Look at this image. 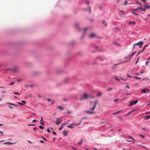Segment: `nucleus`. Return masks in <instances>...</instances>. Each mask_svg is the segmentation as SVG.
Segmentation results:
<instances>
[{"instance_id":"1","label":"nucleus","mask_w":150,"mask_h":150,"mask_svg":"<svg viewBox=\"0 0 150 150\" xmlns=\"http://www.w3.org/2000/svg\"><path fill=\"white\" fill-rule=\"evenodd\" d=\"M98 103V101L97 100H96L94 103V105L93 106L90 108V110L91 111H85V112L88 113L89 114H92L94 113V112L93 111L94 109L96 107V104Z\"/></svg>"},{"instance_id":"2","label":"nucleus","mask_w":150,"mask_h":150,"mask_svg":"<svg viewBox=\"0 0 150 150\" xmlns=\"http://www.w3.org/2000/svg\"><path fill=\"white\" fill-rule=\"evenodd\" d=\"M7 104L8 105V107L11 109H14L16 107H18L16 105L11 103H7Z\"/></svg>"},{"instance_id":"3","label":"nucleus","mask_w":150,"mask_h":150,"mask_svg":"<svg viewBox=\"0 0 150 150\" xmlns=\"http://www.w3.org/2000/svg\"><path fill=\"white\" fill-rule=\"evenodd\" d=\"M88 98V96L86 92L83 93V97L80 98V100H82L84 99H87Z\"/></svg>"},{"instance_id":"4","label":"nucleus","mask_w":150,"mask_h":150,"mask_svg":"<svg viewBox=\"0 0 150 150\" xmlns=\"http://www.w3.org/2000/svg\"><path fill=\"white\" fill-rule=\"evenodd\" d=\"M74 26L76 28V29L78 31L80 30V29L79 27V24L77 23H75L74 24Z\"/></svg>"},{"instance_id":"5","label":"nucleus","mask_w":150,"mask_h":150,"mask_svg":"<svg viewBox=\"0 0 150 150\" xmlns=\"http://www.w3.org/2000/svg\"><path fill=\"white\" fill-rule=\"evenodd\" d=\"M40 73L38 71H34L32 72V75L34 76H37L40 75Z\"/></svg>"},{"instance_id":"6","label":"nucleus","mask_w":150,"mask_h":150,"mask_svg":"<svg viewBox=\"0 0 150 150\" xmlns=\"http://www.w3.org/2000/svg\"><path fill=\"white\" fill-rule=\"evenodd\" d=\"M138 102V100H136L135 101H132L129 104V106H131L133 105H134L137 103Z\"/></svg>"},{"instance_id":"7","label":"nucleus","mask_w":150,"mask_h":150,"mask_svg":"<svg viewBox=\"0 0 150 150\" xmlns=\"http://www.w3.org/2000/svg\"><path fill=\"white\" fill-rule=\"evenodd\" d=\"M56 119L57 121L56 124L57 125H58L62 122V121L59 118H57Z\"/></svg>"},{"instance_id":"8","label":"nucleus","mask_w":150,"mask_h":150,"mask_svg":"<svg viewBox=\"0 0 150 150\" xmlns=\"http://www.w3.org/2000/svg\"><path fill=\"white\" fill-rule=\"evenodd\" d=\"M143 42L142 41H140L139 42H138L137 43L135 44V45L137 46H139V47H142V45Z\"/></svg>"},{"instance_id":"9","label":"nucleus","mask_w":150,"mask_h":150,"mask_svg":"<svg viewBox=\"0 0 150 150\" xmlns=\"http://www.w3.org/2000/svg\"><path fill=\"white\" fill-rule=\"evenodd\" d=\"M119 14L121 17H123L124 14V11H120L119 12Z\"/></svg>"},{"instance_id":"10","label":"nucleus","mask_w":150,"mask_h":150,"mask_svg":"<svg viewBox=\"0 0 150 150\" xmlns=\"http://www.w3.org/2000/svg\"><path fill=\"white\" fill-rule=\"evenodd\" d=\"M95 36V35L93 33H91L89 36V37L90 38H92Z\"/></svg>"},{"instance_id":"11","label":"nucleus","mask_w":150,"mask_h":150,"mask_svg":"<svg viewBox=\"0 0 150 150\" xmlns=\"http://www.w3.org/2000/svg\"><path fill=\"white\" fill-rule=\"evenodd\" d=\"M74 126V124L73 123L70 124L69 125L67 126V127L71 128H73Z\"/></svg>"},{"instance_id":"12","label":"nucleus","mask_w":150,"mask_h":150,"mask_svg":"<svg viewBox=\"0 0 150 150\" xmlns=\"http://www.w3.org/2000/svg\"><path fill=\"white\" fill-rule=\"evenodd\" d=\"M68 131L64 130L63 131V134L64 136H67L68 134Z\"/></svg>"},{"instance_id":"13","label":"nucleus","mask_w":150,"mask_h":150,"mask_svg":"<svg viewBox=\"0 0 150 150\" xmlns=\"http://www.w3.org/2000/svg\"><path fill=\"white\" fill-rule=\"evenodd\" d=\"M147 91L149 92V90L148 89L146 88H145L143 89L142 91L143 93H146Z\"/></svg>"},{"instance_id":"14","label":"nucleus","mask_w":150,"mask_h":150,"mask_svg":"<svg viewBox=\"0 0 150 150\" xmlns=\"http://www.w3.org/2000/svg\"><path fill=\"white\" fill-rule=\"evenodd\" d=\"M121 63H117V64H115L113 66H112V69H115L116 68V67L118 65H119V64H121Z\"/></svg>"},{"instance_id":"15","label":"nucleus","mask_w":150,"mask_h":150,"mask_svg":"<svg viewBox=\"0 0 150 150\" xmlns=\"http://www.w3.org/2000/svg\"><path fill=\"white\" fill-rule=\"evenodd\" d=\"M138 9L143 11H145L146 10V9L144 8L143 7H138Z\"/></svg>"},{"instance_id":"16","label":"nucleus","mask_w":150,"mask_h":150,"mask_svg":"<svg viewBox=\"0 0 150 150\" xmlns=\"http://www.w3.org/2000/svg\"><path fill=\"white\" fill-rule=\"evenodd\" d=\"M136 110H132V111H130L127 114H126L125 115V116H129V115L130 114H131L132 113V112H133L134 111H135Z\"/></svg>"},{"instance_id":"17","label":"nucleus","mask_w":150,"mask_h":150,"mask_svg":"<svg viewBox=\"0 0 150 150\" xmlns=\"http://www.w3.org/2000/svg\"><path fill=\"white\" fill-rule=\"evenodd\" d=\"M102 22L103 24L106 27L107 26V23H106V22L105 20H103L102 21Z\"/></svg>"},{"instance_id":"18","label":"nucleus","mask_w":150,"mask_h":150,"mask_svg":"<svg viewBox=\"0 0 150 150\" xmlns=\"http://www.w3.org/2000/svg\"><path fill=\"white\" fill-rule=\"evenodd\" d=\"M41 119L40 120L41 122H40V124L43 125H44V122L42 121L43 119H42V117H41Z\"/></svg>"},{"instance_id":"19","label":"nucleus","mask_w":150,"mask_h":150,"mask_svg":"<svg viewBox=\"0 0 150 150\" xmlns=\"http://www.w3.org/2000/svg\"><path fill=\"white\" fill-rule=\"evenodd\" d=\"M144 6L147 9L149 8L150 7V6L146 3V4L144 5Z\"/></svg>"},{"instance_id":"20","label":"nucleus","mask_w":150,"mask_h":150,"mask_svg":"<svg viewBox=\"0 0 150 150\" xmlns=\"http://www.w3.org/2000/svg\"><path fill=\"white\" fill-rule=\"evenodd\" d=\"M15 143H11L9 142H7L4 143V144H14Z\"/></svg>"},{"instance_id":"21","label":"nucleus","mask_w":150,"mask_h":150,"mask_svg":"<svg viewBox=\"0 0 150 150\" xmlns=\"http://www.w3.org/2000/svg\"><path fill=\"white\" fill-rule=\"evenodd\" d=\"M133 56L132 54L131 55H129L128 56L126 57V59L130 58L131 57H132Z\"/></svg>"},{"instance_id":"22","label":"nucleus","mask_w":150,"mask_h":150,"mask_svg":"<svg viewBox=\"0 0 150 150\" xmlns=\"http://www.w3.org/2000/svg\"><path fill=\"white\" fill-rule=\"evenodd\" d=\"M150 118V115H148L146 117H144V119L145 120H147Z\"/></svg>"},{"instance_id":"23","label":"nucleus","mask_w":150,"mask_h":150,"mask_svg":"<svg viewBox=\"0 0 150 150\" xmlns=\"http://www.w3.org/2000/svg\"><path fill=\"white\" fill-rule=\"evenodd\" d=\"M139 135L140 136V137L142 138L143 139H144L145 138V136L144 135L141 134H139Z\"/></svg>"},{"instance_id":"24","label":"nucleus","mask_w":150,"mask_h":150,"mask_svg":"<svg viewBox=\"0 0 150 150\" xmlns=\"http://www.w3.org/2000/svg\"><path fill=\"white\" fill-rule=\"evenodd\" d=\"M102 93L101 92H99L97 94V95L98 96H102Z\"/></svg>"},{"instance_id":"25","label":"nucleus","mask_w":150,"mask_h":150,"mask_svg":"<svg viewBox=\"0 0 150 150\" xmlns=\"http://www.w3.org/2000/svg\"><path fill=\"white\" fill-rule=\"evenodd\" d=\"M85 3L86 4L88 5H89L90 3L89 2L88 0H85Z\"/></svg>"},{"instance_id":"26","label":"nucleus","mask_w":150,"mask_h":150,"mask_svg":"<svg viewBox=\"0 0 150 150\" xmlns=\"http://www.w3.org/2000/svg\"><path fill=\"white\" fill-rule=\"evenodd\" d=\"M138 7H137V8H135V9H131V11H137L139 9Z\"/></svg>"},{"instance_id":"27","label":"nucleus","mask_w":150,"mask_h":150,"mask_svg":"<svg viewBox=\"0 0 150 150\" xmlns=\"http://www.w3.org/2000/svg\"><path fill=\"white\" fill-rule=\"evenodd\" d=\"M98 58L101 61H102L103 60V58L100 56H99L98 57Z\"/></svg>"},{"instance_id":"28","label":"nucleus","mask_w":150,"mask_h":150,"mask_svg":"<svg viewBox=\"0 0 150 150\" xmlns=\"http://www.w3.org/2000/svg\"><path fill=\"white\" fill-rule=\"evenodd\" d=\"M63 126L61 125L60 126L59 128L58 129L59 130H62L63 128Z\"/></svg>"},{"instance_id":"29","label":"nucleus","mask_w":150,"mask_h":150,"mask_svg":"<svg viewBox=\"0 0 150 150\" xmlns=\"http://www.w3.org/2000/svg\"><path fill=\"white\" fill-rule=\"evenodd\" d=\"M83 139H81L78 143V144L79 145H81L82 143V142H83Z\"/></svg>"},{"instance_id":"30","label":"nucleus","mask_w":150,"mask_h":150,"mask_svg":"<svg viewBox=\"0 0 150 150\" xmlns=\"http://www.w3.org/2000/svg\"><path fill=\"white\" fill-rule=\"evenodd\" d=\"M114 79L116 80H117V81H120V80L116 76H115L114 77Z\"/></svg>"},{"instance_id":"31","label":"nucleus","mask_w":150,"mask_h":150,"mask_svg":"<svg viewBox=\"0 0 150 150\" xmlns=\"http://www.w3.org/2000/svg\"><path fill=\"white\" fill-rule=\"evenodd\" d=\"M128 137L132 139L133 140H134V141H136V140L133 138L132 136H128L127 137Z\"/></svg>"},{"instance_id":"32","label":"nucleus","mask_w":150,"mask_h":150,"mask_svg":"<svg viewBox=\"0 0 150 150\" xmlns=\"http://www.w3.org/2000/svg\"><path fill=\"white\" fill-rule=\"evenodd\" d=\"M127 4V0H125V1L124 3V6H126Z\"/></svg>"},{"instance_id":"33","label":"nucleus","mask_w":150,"mask_h":150,"mask_svg":"<svg viewBox=\"0 0 150 150\" xmlns=\"http://www.w3.org/2000/svg\"><path fill=\"white\" fill-rule=\"evenodd\" d=\"M4 133L2 131H0V136H3Z\"/></svg>"},{"instance_id":"34","label":"nucleus","mask_w":150,"mask_h":150,"mask_svg":"<svg viewBox=\"0 0 150 150\" xmlns=\"http://www.w3.org/2000/svg\"><path fill=\"white\" fill-rule=\"evenodd\" d=\"M58 108H59V109L61 110H63V108L62 107H61V106H58Z\"/></svg>"},{"instance_id":"35","label":"nucleus","mask_w":150,"mask_h":150,"mask_svg":"<svg viewBox=\"0 0 150 150\" xmlns=\"http://www.w3.org/2000/svg\"><path fill=\"white\" fill-rule=\"evenodd\" d=\"M129 24H135L136 23V22L135 21H131L129 23Z\"/></svg>"},{"instance_id":"36","label":"nucleus","mask_w":150,"mask_h":150,"mask_svg":"<svg viewBox=\"0 0 150 150\" xmlns=\"http://www.w3.org/2000/svg\"><path fill=\"white\" fill-rule=\"evenodd\" d=\"M95 98V96H88V98Z\"/></svg>"},{"instance_id":"37","label":"nucleus","mask_w":150,"mask_h":150,"mask_svg":"<svg viewBox=\"0 0 150 150\" xmlns=\"http://www.w3.org/2000/svg\"><path fill=\"white\" fill-rule=\"evenodd\" d=\"M69 80V79L67 78H66L65 79L64 81L65 82H67Z\"/></svg>"},{"instance_id":"38","label":"nucleus","mask_w":150,"mask_h":150,"mask_svg":"<svg viewBox=\"0 0 150 150\" xmlns=\"http://www.w3.org/2000/svg\"><path fill=\"white\" fill-rule=\"evenodd\" d=\"M88 9L89 10V13H90L91 12V7L90 6H88Z\"/></svg>"},{"instance_id":"39","label":"nucleus","mask_w":150,"mask_h":150,"mask_svg":"<svg viewBox=\"0 0 150 150\" xmlns=\"http://www.w3.org/2000/svg\"><path fill=\"white\" fill-rule=\"evenodd\" d=\"M17 70V69L16 68H14L13 69V70L14 71H16Z\"/></svg>"},{"instance_id":"40","label":"nucleus","mask_w":150,"mask_h":150,"mask_svg":"<svg viewBox=\"0 0 150 150\" xmlns=\"http://www.w3.org/2000/svg\"><path fill=\"white\" fill-rule=\"evenodd\" d=\"M15 83V82H11L9 83V84L10 85H14Z\"/></svg>"},{"instance_id":"41","label":"nucleus","mask_w":150,"mask_h":150,"mask_svg":"<svg viewBox=\"0 0 150 150\" xmlns=\"http://www.w3.org/2000/svg\"><path fill=\"white\" fill-rule=\"evenodd\" d=\"M131 13H133V14H135L136 15H138V14L136 13H135V12H134V11H132V12H131Z\"/></svg>"},{"instance_id":"42","label":"nucleus","mask_w":150,"mask_h":150,"mask_svg":"<svg viewBox=\"0 0 150 150\" xmlns=\"http://www.w3.org/2000/svg\"><path fill=\"white\" fill-rule=\"evenodd\" d=\"M133 77H134V78L136 79H141V78H139V77H137V76H134Z\"/></svg>"},{"instance_id":"43","label":"nucleus","mask_w":150,"mask_h":150,"mask_svg":"<svg viewBox=\"0 0 150 150\" xmlns=\"http://www.w3.org/2000/svg\"><path fill=\"white\" fill-rule=\"evenodd\" d=\"M144 50V49H142L141 50H140L139 52V53H141Z\"/></svg>"},{"instance_id":"44","label":"nucleus","mask_w":150,"mask_h":150,"mask_svg":"<svg viewBox=\"0 0 150 150\" xmlns=\"http://www.w3.org/2000/svg\"><path fill=\"white\" fill-rule=\"evenodd\" d=\"M22 81V79H18L17 80V82H19L21 81Z\"/></svg>"},{"instance_id":"45","label":"nucleus","mask_w":150,"mask_h":150,"mask_svg":"<svg viewBox=\"0 0 150 150\" xmlns=\"http://www.w3.org/2000/svg\"><path fill=\"white\" fill-rule=\"evenodd\" d=\"M126 87L129 89L130 88V87L128 84L126 85Z\"/></svg>"},{"instance_id":"46","label":"nucleus","mask_w":150,"mask_h":150,"mask_svg":"<svg viewBox=\"0 0 150 150\" xmlns=\"http://www.w3.org/2000/svg\"><path fill=\"white\" fill-rule=\"evenodd\" d=\"M67 123L66 122H64V123H63L62 124V125L64 126V125H66Z\"/></svg>"},{"instance_id":"47","label":"nucleus","mask_w":150,"mask_h":150,"mask_svg":"<svg viewBox=\"0 0 150 150\" xmlns=\"http://www.w3.org/2000/svg\"><path fill=\"white\" fill-rule=\"evenodd\" d=\"M88 29V28H84L83 30V32H85Z\"/></svg>"},{"instance_id":"48","label":"nucleus","mask_w":150,"mask_h":150,"mask_svg":"<svg viewBox=\"0 0 150 150\" xmlns=\"http://www.w3.org/2000/svg\"><path fill=\"white\" fill-rule=\"evenodd\" d=\"M39 127L42 129H44L43 127L41 125L39 126Z\"/></svg>"},{"instance_id":"49","label":"nucleus","mask_w":150,"mask_h":150,"mask_svg":"<svg viewBox=\"0 0 150 150\" xmlns=\"http://www.w3.org/2000/svg\"><path fill=\"white\" fill-rule=\"evenodd\" d=\"M112 88H108L107 89V90H108V91H111V90H112Z\"/></svg>"},{"instance_id":"50","label":"nucleus","mask_w":150,"mask_h":150,"mask_svg":"<svg viewBox=\"0 0 150 150\" xmlns=\"http://www.w3.org/2000/svg\"><path fill=\"white\" fill-rule=\"evenodd\" d=\"M137 3L139 5L141 6H142V5L140 3H139V2L138 1H137Z\"/></svg>"},{"instance_id":"51","label":"nucleus","mask_w":150,"mask_h":150,"mask_svg":"<svg viewBox=\"0 0 150 150\" xmlns=\"http://www.w3.org/2000/svg\"><path fill=\"white\" fill-rule=\"evenodd\" d=\"M71 147L72 148V149L74 150H78L72 146H71Z\"/></svg>"},{"instance_id":"52","label":"nucleus","mask_w":150,"mask_h":150,"mask_svg":"<svg viewBox=\"0 0 150 150\" xmlns=\"http://www.w3.org/2000/svg\"><path fill=\"white\" fill-rule=\"evenodd\" d=\"M121 0H116V3H118L121 1Z\"/></svg>"},{"instance_id":"53","label":"nucleus","mask_w":150,"mask_h":150,"mask_svg":"<svg viewBox=\"0 0 150 150\" xmlns=\"http://www.w3.org/2000/svg\"><path fill=\"white\" fill-rule=\"evenodd\" d=\"M85 33H84L81 36V38H83L85 36Z\"/></svg>"},{"instance_id":"54","label":"nucleus","mask_w":150,"mask_h":150,"mask_svg":"<svg viewBox=\"0 0 150 150\" xmlns=\"http://www.w3.org/2000/svg\"><path fill=\"white\" fill-rule=\"evenodd\" d=\"M139 57H138V58L137 59L136 63V64L138 62L139 60Z\"/></svg>"},{"instance_id":"55","label":"nucleus","mask_w":150,"mask_h":150,"mask_svg":"<svg viewBox=\"0 0 150 150\" xmlns=\"http://www.w3.org/2000/svg\"><path fill=\"white\" fill-rule=\"evenodd\" d=\"M127 77H129V78H131V77H132V76H131L129 75V74H128L127 75Z\"/></svg>"},{"instance_id":"56","label":"nucleus","mask_w":150,"mask_h":150,"mask_svg":"<svg viewBox=\"0 0 150 150\" xmlns=\"http://www.w3.org/2000/svg\"><path fill=\"white\" fill-rule=\"evenodd\" d=\"M140 146H141L143 148H144L147 149H148V148H147L145 146H142V145H140Z\"/></svg>"},{"instance_id":"57","label":"nucleus","mask_w":150,"mask_h":150,"mask_svg":"<svg viewBox=\"0 0 150 150\" xmlns=\"http://www.w3.org/2000/svg\"><path fill=\"white\" fill-rule=\"evenodd\" d=\"M22 102L23 104H26V102L24 100H22Z\"/></svg>"},{"instance_id":"58","label":"nucleus","mask_w":150,"mask_h":150,"mask_svg":"<svg viewBox=\"0 0 150 150\" xmlns=\"http://www.w3.org/2000/svg\"><path fill=\"white\" fill-rule=\"evenodd\" d=\"M38 97L40 98H41V96L39 94H38Z\"/></svg>"},{"instance_id":"59","label":"nucleus","mask_w":150,"mask_h":150,"mask_svg":"<svg viewBox=\"0 0 150 150\" xmlns=\"http://www.w3.org/2000/svg\"><path fill=\"white\" fill-rule=\"evenodd\" d=\"M114 44H115V45H117L118 46H119V45H120L119 44H117V43H114Z\"/></svg>"},{"instance_id":"60","label":"nucleus","mask_w":150,"mask_h":150,"mask_svg":"<svg viewBox=\"0 0 150 150\" xmlns=\"http://www.w3.org/2000/svg\"><path fill=\"white\" fill-rule=\"evenodd\" d=\"M115 29L116 30H119V31L120 30V29L119 28H118V27L115 28Z\"/></svg>"},{"instance_id":"61","label":"nucleus","mask_w":150,"mask_h":150,"mask_svg":"<svg viewBox=\"0 0 150 150\" xmlns=\"http://www.w3.org/2000/svg\"><path fill=\"white\" fill-rule=\"evenodd\" d=\"M148 46V45H145V46L144 47V48H143V49H144H144H145V48H146V47Z\"/></svg>"},{"instance_id":"62","label":"nucleus","mask_w":150,"mask_h":150,"mask_svg":"<svg viewBox=\"0 0 150 150\" xmlns=\"http://www.w3.org/2000/svg\"><path fill=\"white\" fill-rule=\"evenodd\" d=\"M131 94V93H125V94L127 95H130Z\"/></svg>"},{"instance_id":"63","label":"nucleus","mask_w":150,"mask_h":150,"mask_svg":"<svg viewBox=\"0 0 150 150\" xmlns=\"http://www.w3.org/2000/svg\"><path fill=\"white\" fill-rule=\"evenodd\" d=\"M13 93L15 94H18V93L16 92H13Z\"/></svg>"},{"instance_id":"64","label":"nucleus","mask_w":150,"mask_h":150,"mask_svg":"<svg viewBox=\"0 0 150 150\" xmlns=\"http://www.w3.org/2000/svg\"><path fill=\"white\" fill-rule=\"evenodd\" d=\"M18 104H19V105H23V104H22V103H20V102H18Z\"/></svg>"}]
</instances>
